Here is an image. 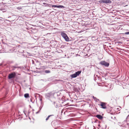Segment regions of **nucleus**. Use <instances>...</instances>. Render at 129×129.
<instances>
[{"label": "nucleus", "instance_id": "15", "mask_svg": "<svg viewBox=\"0 0 129 129\" xmlns=\"http://www.w3.org/2000/svg\"><path fill=\"white\" fill-rule=\"evenodd\" d=\"M53 115H49L48 117L46 118V120L47 121L49 118V117L52 116H53Z\"/></svg>", "mask_w": 129, "mask_h": 129}, {"label": "nucleus", "instance_id": "20", "mask_svg": "<svg viewBox=\"0 0 129 129\" xmlns=\"http://www.w3.org/2000/svg\"><path fill=\"white\" fill-rule=\"evenodd\" d=\"M18 51L19 52L21 53H23L24 52V51L23 50H19Z\"/></svg>", "mask_w": 129, "mask_h": 129}, {"label": "nucleus", "instance_id": "51", "mask_svg": "<svg viewBox=\"0 0 129 129\" xmlns=\"http://www.w3.org/2000/svg\"><path fill=\"white\" fill-rule=\"evenodd\" d=\"M0 18H1V17H0Z\"/></svg>", "mask_w": 129, "mask_h": 129}, {"label": "nucleus", "instance_id": "29", "mask_svg": "<svg viewBox=\"0 0 129 129\" xmlns=\"http://www.w3.org/2000/svg\"><path fill=\"white\" fill-rule=\"evenodd\" d=\"M39 100H40L41 102V104H42V98H39Z\"/></svg>", "mask_w": 129, "mask_h": 129}, {"label": "nucleus", "instance_id": "9", "mask_svg": "<svg viewBox=\"0 0 129 129\" xmlns=\"http://www.w3.org/2000/svg\"><path fill=\"white\" fill-rule=\"evenodd\" d=\"M53 94H54V96H56L58 97V98H60L59 96L61 94V93L60 92L58 91L53 93Z\"/></svg>", "mask_w": 129, "mask_h": 129}, {"label": "nucleus", "instance_id": "23", "mask_svg": "<svg viewBox=\"0 0 129 129\" xmlns=\"http://www.w3.org/2000/svg\"><path fill=\"white\" fill-rule=\"evenodd\" d=\"M36 95H38L39 97H40V95L39 94H38V93H36V94H35V96L36 98Z\"/></svg>", "mask_w": 129, "mask_h": 129}, {"label": "nucleus", "instance_id": "12", "mask_svg": "<svg viewBox=\"0 0 129 129\" xmlns=\"http://www.w3.org/2000/svg\"><path fill=\"white\" fill-rule=\"evenodd\" d=\"M43 4L44 5L43 6L45 7H51V4H47L46 3H43Z\"/></svg>", "mask_w": 129, "mask_h": 129}, {"label": "nucleus", "instance_id": "48", "mask_svg": "<svg viewBox=\"0 0 129 129\" xmlns=\"http://www.w3.org/2000/svg\"><path fill=\"white\" fill-rule=\"evenodd\" d=\"M94 128H95V129H96V128L95 127Z\"/></svg>", "mask_w": 129, "mask_h": 129}, {"label": "nucleus", "instance_id": "37", "mask_svg": "<svg viewBox=\"0 0 129 129\" xmlns=\"http://www.w3.org/2000/svg\"><path fill=\"white\" fill-rule=\"evenodd\" d=\"M64 110L63 109H62V110L61 112V113H63V112L64 111Z\"/></svg>", "mask_w": 129, "mask_h": 129}, {"label": "nucleus", "instance_id": "18", "mask_svg": "<svg viewBox=\"0 0 129 129\" xmlns=\"http://www.w3.org/2000/svg\"><path fill=\"white\" fill-rule=\"evenodd\" d=\"M33 38L35 40H36L38 39V37H37L35 36L33 37Z\"/></svg>", "mask_w": 129, "mask_h": 129}, {"label": "nucleus", "instance_id": "47", "mask_svg": "<svg viewBox=\"0 0 129 129\" xmlns=\"http://www.w3.org/2000/svg\"><path fill=\"white\" fill-rule=\"evenodd\" d=\"M61 51H62V52H63V51H62V50H61Z\"/></svg>", "mask_w": 129, "mask_h": 129}, {"label": "nucleus", "instance_id": "3", "mask_svg": "<svg viewBox=\"0 0 129 129\" xmlns=\"http://www.w3.org/2000/svg\"><path fill=\"white\" fill-rule=\"evenodd\" d=\"M45 98L46 99L49 100L51 102H52V99H55L53 93L52 92L47 93L45 94Z\"/></svg>", "mask_w": 129, "mask_h": 129}, {"label": "nucleus", "instance_id": "7", "mask_svg": "<svg viewBox=\"0 0 129 129\" xmlns=\"http://www.w3.org/2000/svg\"><path fill=\"white\" fill-rule=\"evenodd\" d=\"M99 105L101 106V108L103 109H106L107 108L106 106V103L104 102H101L100 104H99Z\"/></svg>", "mask_w": 129, "mask_h": 129}, {"label": "nucleus", "instance_id": "4", "mask_svg": "<svg viewBox=\"0 0 129 129\" xmlns=\"http://www.w3.org/2000/svg\"><path fill=\"white\" fill-rule=\"evenodd\" d=\"M60 34L63 38L64 39L65 41L67 42H68L70 41H71V40H70L69 37L63 31L60 32Z\"/></svg>", "mask_w": 129, "mask_h": 129}, {"label": "nucleus", "instance_id": "45", "mask_svg": "<svg viewBox=\"0 0 129 129\" xmlns=\"http://www.w3.org/2000/svg\"><path fill=\"white\" fill-rule=\"evenodd\" d=\"M120 42H118V43H120Z\"/></svg>", "mask_w": 129, "mask_h": 129}, {"label": "nucleus", "instance_id": "10", "mask_svg": "<svg viewBox=\"0 0 129 129\" xmlns=\"http://www.w3.org/2000/svg\"><path fill=\"white\" fill-rule=\"evenodd\" d=\"M95 117H97L100 120H102L103 118V117L101 116V115L98 114L95 116Z\"/></svg>", "mask_w": 129, "mask_h": 129}, {"label": "nucleus", "instance_id": "43", "mask_svg": "<svg viewBox=\"0 0 129 129\" xmlns=\"http://www.w3.org/2000/svg\"><path fill=\"white\" fill-rule=\"evenodd\" d=\"M65 111L64 112V114H65Z\"/></svg>", "mask_w": 129, "mask_h": 129}, {"label": "nucleus", "instance_id": "5", "mask_svg": "<svg viewBox=\"0 0 129 129\" xmlns=\"http://www.w3.org/2000/svg\"><path fill=\"white\" fill-rule=\"evenodd\" d=\"M99 64L106 67H108L109 66V63L106 62L105 60H103L100 61Z\"/></svg>", "mask_w": 129, "mask_h": 129}, {"label": "nucleus", "instance_id": "35", "mask_svg": "<svg viewBox=\"0 0 129 129\" xmlns=\"http://www.w3.org/2000/svg\"><path fill=\"white\" fill-rule=\"evenodd\" d=\"M19 118H22V117H21V116L20 115H19Z\"/></svg>", "mask_w": 129, "mask_h": 129}, {"label": "nucleus", "instance_id": "50", "mask_svg": "<svg viewBox=\"0 0 129 129\" xmlns=\"http://www.w3.org/2000/svg\"><path fill=\"white\" fill-rule=\"evenodd\" d=\"M98 129H99V128H98Z\"/></svg>", "mask_w": 129, "mask_h": 129}, {"label": "nucleus", "instance_id": "6", "mask_svg": "<svg viewBox=\"0 0 129 129\" xmlns=\"http://www.w3.org/2000/svg\"><path fill=\"white\" fill-rule=\"evenodd\" d=\"M81 71H78L76 72L75 73L71 74L70 75V77L72 78L76 77L81 73Z\"/></svg>", "mask_w": 129, "mask_h": 129}, {"label": "nucleus", "instance_id": "2", "mask_svg": "<svg viewBox=\"0 0 129 129\" xmlns=\"http://www.w3.org/2000/svg\"><path fill=\"white\" fill-rule=\"evenodd\" d=\"M9 70L11 71H14L18 70L19 69H22L21 66H19L17 63H16L13 65H11L9 67Z\"/></svg>", "mask_w": 129, "mask_h": 129}, {"label": "nucleus", "instance_id": "25", "mask_svg": "<svg viewBox=\"0 0 129 129\" xmlns=\"http://www.w3.org/2000/svg\"><path fill=\"white\" fill-rule=\"evenodd\" d=\"M65 47V45H62L61 46H60V48H64Z\"/></svg>", "mask_w": 129, "mask_h": 129}, {"label": "nucleus", "instance_id": "28", "mask_svg": "<svg viewBox=\"0 0 129 129\" xmlns=\"http://www.w3.org/2000/svg\"><path fill=\"white\" fill-rule=\"evenodd\" d=\"M74 90L75 91H78V90L76 88H74Z\"/></svg>", "mask_w": 129, "mask_h": 129}, {"label": "nucleus", "instance_id": "42", "mask_svg": "<svg viewBox=\"0 0 129 129\" xmlns=\"http://www.w3.org/2000/svg\"><path fill=\"white\" fill-rule=\"evenodd\" d=\"M126 124H127V125H128V123H127Z\"/></svg>", "mask_w": 129, "mask_h": 129}, {"label": "nucleus", "instance_id": "34", "mask_svg": "<svg viewBox=\"0 0 129 129\" xmlns=\"http://www.w3.org/2000/svg\"><path fill=\"white\" fill-rule=\"evenodd\" d=\"M40 111H39H39H38L37 112H36V114H38V113H39L40 112Z\"/></svg>", "mask_w": 129, "mask_h": 129}, {"label": "nucleus", "instance_id": "22", "mask_svg": "<svg viewBox=\"0 0 129 129\" xmlns=\"http://www.w3.org/2000/svg\"><path fill=\"white\" fill-rule=\"evenodd\" d=\"M43 105L42 106L41 105L40 106V107H39V111H41V109H42L43 107Z\"/></svg>", "mask_w": 129, "mask_h": 129}, {"label": "nucleus", "instance_id": "24", "mask_svg": "<svg viewBox=\"0 0 129 129\" xmlns=\"http://www.w3.org/2000/svg\"><path fill=\"white\" fill-rule=\"evenodd\" d=\"M103 0H101L100 1H99V2L100 3H103Z\"/></svg>", "mask_w": 129, "mask_h": 129}, {"label": "nucleus", "instance_id": "32", "mask_svg": "<svg viewBox=\"0 0 129 129\" xmlns=\"http://www.w3.org/2000/svg\"><path fill=\"white\" fill-rule=\"evenodd\" d=\"M32 62L33 64H34L35 63V61L33 60H32Z\"/></svg>", "mask_w": 129, "mask_h": 129}, {"label": "nucleus", "instance_id": "11", "mask_svg": "<svg viewBox=\"0 0 129 129\" xmlns=\"http://www.w3.org/2000/svg\"><path fill=\"white\" fill-rule=\"evenodd\" d=\"M103 3L106 4L111 3L112 2L110 0H103Z\"/></svg>", "mask_w": 129, "mask_h": 129}, {"label": "nucleus", "instance_id": "38", "mask_svg": "<svg viewBox=\"0 0 129 129\" xmlns=\"http://www.w3.org/2000/svg\"><path fill=\"white\" fill-rule=\"evenodd\" d=\"M57 129H62V128H61V127H58V128H57Z\"/></svg>", "mask_w": 129, "mask_h": 129}, {"label": "nucleus", "instance_id": "39", "mask_svg": "<svg viewBox=\"0 0 129 129\" xmlns=\"http://www.w3.org/2000/svg\"><path fill=\"white\" fill-rule=\"evenodd\" d=\"M129 117V114L127 116V117L126 118H128Z\"/></svg>", "mask_w": 129, "mask_h": 129}, {"label": "nucleus", "instance_id": "16", "mask_svg": "<svg viewBox=\"0 0 129 129\" xmlns=\"http://www.w3.org/2000/svg\"><path fill=\"white\" fill-rule=\"evenodd\" d=\"M97 39V37H92V40L95 41Z\"/></svg>", "mask_w": 129, "mask_h": 129}, {"label": "nucleus", "instance_id": "17", "mask_svg": "<svg viewBox=\"0 0 129 129\" xmlns=\"http://www.w3.org/2000/svg\"><path fill=\"white\" fill-rule=\"evenodd\" d=\"M122 34H123L124 36V35H129V31H127V32H126L124 33H122Z\"/></svg>", "mask_w": 129, "mask_h": 129}, {"label": "nucleus", "instance_id": "41", "mask_svg": "<svg viewBox=\"0 0 129 129\" xmlns=\"http://www.w3.org/2000/svg\"><path fill=\"white\" fill-rule=\"evenodd\" d=\"M36 61V62H39V63H39V62L38 61V60H37V61Z\"/></svg>", "mask_w": 129, "mask_h": 129}, {"label": "nucleus", "instance_id": "21", "mask_svg": "<svg viewBox=\"0 0 129 129\" xmlns=\"http://www.w3.org/2000/svg\"><path fill=\"white\" fill-rule=\"evenodd\" d=\"M58 104L57 103H56V104L55 106H55V107L56 108H58L59 106L58 105Z\"/></svg>", "mask_w": 129, "mask_h": 129}, {"label": "nucleus", "instance_id": "26", "mask_svg": "<svg viewBox=\"0 0 129 129\" xmlns=\"http://www.w3.org/2000/svg\"><path fill=\"white\" fill-rule=\"evenodd\" d=\"M93 99H94V100H95L97 99L98 101H99V99H97V98L95 97H94L93 96Z\"/></svg>", "mask_w": 129, "mask_h": 129}, {"label": "nucleus", "instance_id": "36", "mask_svg": "<svg viewBox=\"0 0 129 129\" xmlns=\"http://www.w3.org/2000/svg\"><path fill=\"white\" fill-rule=\"evenodd\" d=\"M30 102H32L33 103H34V102L32 101V100L31 99H30Z\"/></svg>", "mask_w": 129, "mask_h": 129}, {"label": "nucleus", "instance_id": "31", "mask_svg": "<svg viewBox=\"0 0 129 129\" xmlns=\"http://www.w3.org/2000/svg\"><path fill=\"white\" fill-rule=\"evenodd\" d=\"M41 80L44 82H46V80L45 79H41Z\"/></svg>", "mask_w": 129, "mask_h": 129}, {"label": "nucleus", "instance_id": "30", "mask_svg": "<svg viewBox=\"0 0 129 129\" xmlns=\"http://www.w3.org/2000/svg\"><path fill=\"white\" fill-rule=\"evenodd\" d=\"M98 122V120L96 119L95 120L94 122H95V123H97V122Z\"/></svg>", "mask_w": 129, "mask_h": 129}, {"label": "nucleus", "instance_id": "49", "mask_svg": "<svg viewBox=\"0 0 129 129\" xmlns=\"http://www.w3.org/2000/svg\"><path fill=\"white\" fill-rule=\"evenodd\" d=\"M34 72H35V71H34Z\"/></svg>", "mask_w": 129, "mask_h": 129}, {"label": "nucleus", "instance_id": "40", "mask_svg": "<svg viewBox=\"0 0 129 129\" xmlns=\"http://www.w3.org/2000/svg\"><path fill=\"white\" fill-rule=\"evenodd\" d=\"M98 126H99V127H100V124H99L98 125Z\"/></svg>", "mask_w": 129, "mask_h": 129}, {"label": "nucleus", "instance_id": "1", "mask_svg": "<svg viewBox=\"0 0 129 129\" xmlns=\"http://www.w3.org/2000/svg\"><path fill=\"white\" fill-rule=\"evenodd\" d=\"M16 73L15 72H13L9 74L8 76V79H11L10 83H14V81L16 80L15 79V78L17 76Z\"/></svg>", "mask_w": 129, "mask_h": 129}, {"label": "nucleus", "instance_id": "33", "mask_svg": "<svg viewBox=\"0 0 129 129\" xmlns=\"http://www.w3.org/2000/svg\"><path fill=\"white\" fill-rule=\"evenodd\" d=\"M72 108V107H70V108H68L67 109L68 110H71V109Z\"/></svg>", "mask_w": 129, "mask_h": 129}, {"label": "nucleus", "instance_id": "27", "mask_svg": "<svg viewBox=\"0 0 129 129\" xmlns=\"http://www.w3.org/2000/svg\"><path fill=\"white\" fill-rule=\"evenodd\" d=\"M107 74L106 73V74H104L103 75V76H102V77H106V76H107Z\"/></svg>", "mask_w": 129, "mask_h": 129}, {"label": "nucleus", "instance_id": "14", "mask_svg": "<svg viewBox=\"0 0 129 129\" xmlns=\"http://www.w3.org/2000/svg\"><path fill=\"white\" fill-rule=\"evenodd\" d=\"M44 72L46 74H48L50 73L51 72V71L50 70H44Z\"/></svg>", "mask_w": 129, "mask_h": 129}, {"label": "nucleus", "instance_id": "13", "mask_svg": "<svg viewBox=\"0 0 129 129\" xmlns=\"http://www.w3.org/2000/svg\"><path fill=\"white\" fill-rule=\"evenodd\" d=\"M24 97L25 98H28L29 97V94L28 93H26L24 94Z\"/></svg>", "mask_w": 129, "mask_h": 129}, {"label": "nucleus", "instance_id": "46", "mask_svg": "<svg viewBox=\"0 0 129 129\" xmlns=\"http://www.w3.org/2000/svg\"><path fill=\"white\" fill-rule=\"evenodd\" d=\"M96 110H97V108H96Z\"/></svg>", "mask_w": 129, "mask_h": 129}, {"label": "nucleus", "instance_id": "52", "mask_svg": "<svg viewBox=\"0 0 129 129\" xmlns=\"http://www.w3.org/2000/svg\"><path fill=\"white\" fill-rule=\"evenodd\" d=\"M94 1H95V0H94Z\"/></svg>", "mask_w": 129, "mask_h": 129}, {"label": "nucleus", "instance_id": "8", "mask_svg": "<svg viewBox=\"0 0 129 129\" xmlns=\"http://www.w3.org/2000/svg\"><path fill=\"white\" fill-rule=\"evenodd\" d=\"M51 7H52L57 8L59 9L64 8H65L64 6L61 5H52L51 4Z\"/></svg>", "mask_w": 129, "mask_h": 129}, {"label": "nucleus", "instance_id": "19", "mask_svg": "<svg viewBox=\"0 0 129 129\" xmlns=\"http://www.w3.org/2000/svg\"><path fill=\"white\" fill-rule=\"evenodd\" d=\"M52 102V104L54 105V106H55L56 104V103H57L55 101H53V100Z\"/></svg>", "mask_w": 129, "mask_h": 129}, {"label": "nucleus", "instance_id": "44", "mask_svg": "<svg viewBox=\"0 0 129 129\" xmlns=\"http://www.w3.org/2000/svg\"><path fill=\"white\" fill-rule=\"evenodd\" d=\"M29 106H30V107H31V106L30 105H29Z\"/></svg>", "mask_w": 129, "mask_h": 129}]
</instances>
